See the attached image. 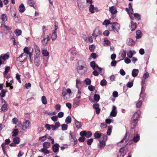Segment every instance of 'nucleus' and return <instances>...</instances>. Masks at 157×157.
<instances>
[{"label": "nucleus", "instance_id": "f257e3e1", "mask_svg": "<svg viewBox=\"0 0 157 157\" xmlns=\"http://www.w3.org/2000/svg\"><path fill=\"white\" fill-rule=\"evenodd\" d=\"M131 128L132 129L135 128L137 125V113L136 112L133 115L132 117Z\"/></svg>", "mask_w": 157, "mask_h": 157}, {"label": "nucleus", "instance_id": "f03ea898", "mask_svg": "<svg viewBox=\"0 0 157 157\" xmlns=\"http://www.w3.org/2000/svg\"><path fill=\"white\" fill-rule=\"evenodd\" d=\"M76 69L77 72L81 75L85 74L87 70L86 67L81 66H77Z\"/></svg>", "mask_w": 157, "mask_h": 157}, {"label": "nucleus", "instance_id": "7ed1b4c3", "mask_svg": "<svg viewBox=\"0 0 157 157\" xmlns=\"http://www.w3.org/2000/svg\"><path fill=\"white\" fill-rule=\"evenodd\" d=\"M125 10L128 13L130 17L132 20H134L135 19H136V20H137V13L133 14V11L132 9V10L131 9L129 10L127 8H126Z\"/></svg>", "mask_w": 157, "mask_h": 157}, {"label": "nucleus", "instance_id": "20e7f679", "mask_svg": "<svg viewBox=\"0 0 157 157\" xmlns=\"http://www.w3.org/2000/svg\"><path fill=\"white\" fill-rule=\"evenodd\" d=\"M28 55V54L25 52H23L22 53L21 55L18 57V59L19 61L21 62L26 61L27 57Z\"/></svg>", "mask_w": 157, "mask_h": 157}, {"label": "nucleus", "instance_id": "39448f33", "mask_svg": "<svg viewBox=\"0 0 157 157\" xmlns=\"http://www.w3.org/2000/svg\"><path fill=\"white\" fill-rule=\"evenodd\" d=\"M101 33L102 32L99 30V27H97L93 31L92 33V36L96 39L97 36L100 35Z\"/></svg>", "mask_w": 157, "mask_h": 157}, {"label": "nucleus", "instance_id": "423d86ee", "mask_svg": "<svg viewBox=\"0 0 157 157\" xmlns=\"http://www.w3.org/2000/svg\"><path fill=\"white\" fill-rule=\"evenodd\" d=\"M44 36L43 39L41 40V43L44 46H46L47 44L48 41L50 40V38L48 34L46 36L44 33Z\"/></svg>", "mask_w": 157, "mask_h": 157}, {"label": "nucleus", "instance_id": "0eeeda50", "mask_svg": "<svg viewBox=\"0 0 157 157\" xmlns=\"http://www.w3.org/2000/svg\"><path fill=\"white\" fill-rule=\"evenodd\" d=\"M117 113V107L115 105H113L112 109V110L110 113V116L113 117H115Z\"/></svg>", "mask_w": 157, "mask_h": 157}, {"label": "nucleus", "instance_id": "6e6552de", "mask_svg": "<svg viewBox=\"0 0 157 157\" xmlns=\"http://www.w3.org/2000/svg\"><path fill=\"white\" fill-rule=\"evenodd\" d=\"M30 124V121L28 120L26 121L23 123L22 126V129L25 130L27 128H29Z\"/></svg>", "mask_w": 157, "mask_h": 157}, {"label": "nucleus", "instance_id": "1a4fd4ad", "mask_svg": "<svg viewBox=\"0 0 157 157\" xmlns=\"http://www.w3.org/2000/svg\"><path fill=\"white\" fill-rule=\"evenodd\" d=\"M99 105L98 103L94 104L93 105V108L96 110V112L97 114H99L100 112V109L99 108Z\"/></svg>", "mask_w": 157, "mask_h": 157}, {"label": "nucleus", "instance_id": "9d476101", "mask_svg": "<svg viewBox=\"0 0 157 157\" xmlns=\"http://www.w3.org/2000/svg\"><path fill=\"white\" fill-rule=\"evenodd\" d=\"M109 11L113 15H114L117 12L116 8L114 6H112L110 7L109 8Z\"/></svg>", "mask_w": 157, "mask_h": 157}, {"label": "nucleus", "instance_id": "9b49d317", "mask_svg": "<svg viewBox=\"0 0 157 157\" xmlns=\"http://www.w3.org/2000/svg\"><path fill=\"white\" fill-rule=\"evenodd\" d=\"M59 145L57 143H56L52 147V149L53 151L56 153L58 151L59 149Z\"/></svg>", "mask_w": 157, "mask_h": 157}, {"label": "nucleus", "instance_id": "f8f14e48", "mask_svg": "<svg viewBox=\"0 0 157 157\" xmlns=\"http://www.w3.org/2000/svg\"><path fill=\"white\" fill-rule=\"evenodd\" d=\"M80 102V99L75 98L74 100L73 106L75 107H76L79 105Z\"/></svg>", "mask_w": 157, "mask_h": 157}, {"label": "nucleus", "instance_id": "ddd939ff", "mask_svg": "<svg viewBox=\"0 0 157 157\" xmlns=\"http://www.w3.org/2000/svg\"><path fill=\"white\" fill-rule=\"evenodd\" d=\"M30 48H29L27 47H25L23 49L24 52H25L28 54L29 57H31L32 55V52L29 51Z\"/></svg>", "mask_w": 157, "mask_h": 157}, {"label": "nucleus", "instance_id": "4468645a", "mask_svg": "<svg viewBox=\"0 0 157 157\" xmlns=\"http://www.w3.org/2000/svg\"><path fill=\"white\" fill-rule=\"evenodd\" d=\"M137 25L136 22H134L133 21H131V29L132 31H134L136 28Z\"/></svg>", "mask_w": 157, "mask_h": 157}, {"label": "nucleus", "instance_id": "2eb2a0df", "mask_svg": "<svg viewBox=\"0 0 157 157\" xmlns=\"http://www.w3.org/2000/svg\"><path fill=\"white\" fill-rule=\"evenodd\" d=\"M25 9L23 4H21L19 6V11L21 13H23L25 11Z\"/></svg>", "mask_w": 157, "mask_h": 157}, {"label": "nucleus", "instance_id": "dca6fc26", "mask_svg": "<svg viewBox=\"0 0 157 157\" xmlns=\"http://www.w3.org/2000/svg\"><path fill=\"white\" fill-rule=\"evenodd\" d=\"M102 136V133H99L98 131H96L94 134V136L95 139L99 138Z\"/></svg>", "mask_w": 157, "mask_h": 157}, {"label": "nucleus", "instance_id": "f3484780", "mask_svg": "<svg viewBox=\"0 0 157 157\" xmlns=\"http://www.w3.org/2000/svg\"><path fill=\"white\" fill-rule=\"evenodd\" d=\"M105 145V142L102 140H100L99 143L98 144V147L99 148L104 147Z\"/></svg>", "mask_w": 157, "mask_h": 157}, {"label": "nucleus", "instance_id": "a211bd4d", "mask_svg": "<svg viewBox=\"0 0 157 157\" xmlns=\"http://www.w3.org/2000/svg\"><path fill=\"white\" fill-rule=\"evenodd\" d=\"M7 103H5L3 104L1 107V110L3 112H5L7 110Z\"/></svg>", "mask_w": 157, "mask_h": 157}, {"label": "nucleus", "instance_id": "6ab92c4d", "mask_svg": "<svg viewBox=\"0 0 157 157\" xmlns=\"http://www.w3.org/2000/svg\"><path fill=\"white\" fill-rule=\"evenodd\" d=\"M75 124L76 127L78 129L81 128L82 127L81 122L78 121L76 119L75 120Z\"/></svg>", "mask_w": 157, "mask_h": 157}, {"label": "nucleus", "instance_id": "aec40b11", "mask_svg": "<svg viewBox=\"0 0 157 157\" xmlns=\"http://www.w3.org/2000/svg\"><path fill=\"white\" fill-rule=\"evenodd\" d=\"M57 37L56 34V30H53L51 36L52 40H55Z\"/></svg>", "mask_w": 157, "mask_h": 157}, {"label": "nucleus", "instance_id": "412c9836", "mask_svg": "<svg viewBox=\"0 0 157 157\" xmlns=\"http://www.w3.org/2000/svg\"><path fill=\"white\" fill-rule=\"evenodd\" d=\"M78 64L77 66H82L86 67L85 62L82 60H79L78 63Z\"/></svg>", "mask_w": 157, "mask_h": 157}, {"label": "nucleus", "instance_id": "4be33fe9", "mask_svg": "<svg viewBox=\"0 0 157 157\" xmlns=\"http://www.w3.org/2000/svg\"><path fill=\"white\" fill-rule=\"evenodd\" d=\"M1 59L4 60H6L9 58V55L7 54H4L0 56Z\"/></svg>", "mask_w": 157, "mask_h": 157}, {"label": "nucleus", "instance_id": "5701e85b", "mask_svg": "<svg viewBox=\"0 0 157 157\" xmlns=\"http://www.w3.org/2000/svg\"><path fill=\"white\" fill-rule=\"evenodd\" d=\"M111 26L109 27V30L110 31H114L117 30V28L116 27L114 26V23H113Z\"/></svg>", "mask_w": 157, "mask_h": 157}, {"label": "nucleus", "instance_id": "b1692460", "mask_svg": "<svg viewBox=\"0 0 157 157\" xmlns=\"http://www.w3.org/2000/svg\"><path fill=\"white\" fill-rule=\"evenodd\" d=\"M43 148H48L50 146V144L48 142H45L43 143Z\"/></svg>", "mask_w": 157, "mask_h": 157}, {"label": "nucleus", "instance_id": "393cba45", "mask_svg": "<svg viewBox=\"0 0 157 157\" xmlns=\"http://www.w3.org/2000/svg\"><path fill=\"white\" fill-rule=\"evenodd\" d=\"M7 91L6 90L2 89L0 93V96L2 98L4 97L5 96V94Z\"/></svg>", "mask_w": 157, "mask_h": 157}, {"label": "nucleus", "instance_id": "a878e982", "mask_svg": "<svg viewBox=\"0 0 157 157\" xmlns=\"http://www.w3.org/2000/svg\"><path fill=\"white\" fill-rule=\"evenodd\" d=\"M132 75L134 77H136L137 75V70L134 69L132 71Z\"/></svg>", "mask_w": 157, "mask_h": 157}, {"label": "nucleus", "instance_id": "bb28decb", "mask_svg": "<svg viewBox=\"0 0 157 157\" xmlns=\"http://www.w3.org/2000/svg\"><path fill=\"white\" fill-rule=\"evenodd\" d=\"M13 142L16 144H18L20 142V139L18 137H17L14 138L13 139Z\"/></svg>", "mask_w": 157, "mask_h": 157}, {"label": "nucleus", "instance_id": "cd10ccee", "mask_svg": "<svg viewBox=\"0 0 157 157\" xmlns=\"http://www.w3.org/2000/svg\"><path fill=\"white\" fill-rule=\"evenodd\" d=\"M14 33L17 36H18L21 35L22 31L21 30L17 29L15 30Z\"/></svg>", "mask_w": 157, "mask_h": 157}, {"label": "nucleus", "instance_id": "c85d7f7f", "mask_svg": "<svg viewBox=\"0 0 157 157\" xmlns=\"http://www.w3.org/2000/svg\"><path fill=\"white\" fill-rule=\"evenodd\" d=\"M100 99V96L99 94H95L94 95V100L96 102H98Z\"/></svg>", "mask_w": 157, "mask_h": 157}, {"label": "nucleus", "instance_id": "c756f323", "mask_svg": "<svg viewBox=\"0 0 157 157\" xmlns=\"http://www.w3.org/2000/svg\"><path fill=\"white\" fill-rule=\"evenodd\" d=\"M71 117L68 116L65 119V122L67 124H69L71 123Z\"/></svg>", "mask_w": 157, "mask_h": 157}, {"label": "nucleus", "instance_id": "7c9ffc66", "mask_svg": "<svg viewBox=\"0 0 157 157\" xmlns=\"http://www.w3.org/2000/svg\"><path fill=\"white\" fill-rule=\"evenodd\" d=\"M1 19L2 21H7V18L6 15L5 14H3L1 16Z\"/></svg>", "mask_w": 157, "mask_h": 157}, {"label": "nucleus", "instance_id": "2f4dec72", "mask_svg": "<svg viewBox=\"0 0 157 157\" xmlns=\"http://www.w3.org/2000/svg\"><path fill=\"white\" fill-rule=\"evenodd\" d=\"M134 52V51H129L128 52L127 54L129 58H131Z\"/></svg>", "mask_w": 157, "mask_h": 157}, {"label": "nucleus", "instance_id": "473e14b6", "mask_svg": "<svg viewBox=\"0 0 157 157\" xmlns=\"http://www.w3.org/2000/svg\"><path fill=\"white\" fill-rule=\"evenodd\" d=\"M41 101L43 104L45 105L47 103V101L45 96H43L41 98Z\"/></svg>", "mask_w": 157, "mask_h": 157}, {"label": "nucleus", "instance_id": "72a5a7b5", "mask_svg": "<svg viewBox=\"0 0 157 157\" xmlns=\"http://www.w3.org/2000/svg\"><path fill=\"white\" fill-rule=\"evenodd\" d=\"M42 53L45 56H47L49 55V53L46 50H43L42 51Z\"/></svg>", "mask_w": 157, "mask_h": 157}, {"label": "nucleus", "instance_id": "f704fd0d", "mask_svg": "<svg viewBox=\"0 0 157 157\" xmlns=\"http://www.w3.org/2000/svg\"><path fill=\"white\" fill-rule=\"evenodd\" d=\"M40 53V51H35V54L34 56V60L35 61L36 59H38Z\"/></svg>", "mask_w": 157, "mask_h": 157}, {"label": "nucleus", "instance_id": "c9c22d12", "mask_svg": "<svg viewBox=\"0 0 157 157\" xmlns=\"http://www.w3.org/2000/svg\"><path fill=\"white\" fill-rule=\"evenodd\" d=\"M112 23H111L110 21L108 20H106L103 22L102 24L104 25H107L108 24H112Z\"/></svg>", "mask_w": 157, "mask_h": 157}, {"label": "nucleus", "instance_id": "e433bc0d", "mask_svg": "<svg viewBox=\"0 0 157 157\" xmlns=\"http://www.w3.org/2000/svg\"><path fill=\"white\" fill-rule=\"evenodd\" d=\"M95 7L93 5L91 4L89 7V11L91 13H94V11Z\"/></svg>", "mask_w": 157, "mask_h": 157}, {"label": "nucleus", "instance_id": "4c0bfd02", "mask_svg": "<svg viewBox=\"0 0 157 157\" xmlns=\"http://www.w3.org/2000/svg\"><path fill=\"white\" fill-rule=\"evenodd\" d=\"M18 131L17 129H14L13 131L12 132V136H16L18 134Z\"/></svg>", "mask_w": 157, "mask_h": 157}, {"label": "nucleus", "instance_id": "58836bf2", "mask_svg": "<svg viewBox=\"0 0 157 157\" xmlns=\"http://www.w3.org/2000/svg\"><path fill=\"white\" fill-rule=\"evenodd\" d=\"M95 62L94 61H92L90 63V66L92 68L93 70L96 69L95 68Z\"/></svg>", "mask_w": 157, "mask_h": 157}, {"label": "nucleus", "instance_id": "ea45409f", "mask_svg": "<svg viewBox=\"0 0 157 157\" xmlns=\"http://www.w3.org/2000/svg\"><path fill=\"white\" fill-rule=\"evenodd\" d=\"M110 44V41L108 40L105 39L104 41V45L105 46H107Z\"/></svg>", "mask_w": 157, "mask_h": 157}, {"label": "nucleus", "instance_id": "a19ab883", "mask_svg": "<svg viewBox=\"0 0 157 157\" xmlns=\"http://www.w3.org/2000/svg\"><path fill=\"white\" fill-rule=\"evenodd\" d=\"M92 135V133L90 131H87L86 132V138H89Z\"/></svg>", "mask_w": 157, "mask_h": 157}, {"label": "nucleus", "instance_id": "79ce46f5", "mask_svg": "<svg viewBox=\"0 0 157 157\" xmlns=\"http://www.w3.org/2000/svg\"><path fill=\"white\" fill-rule=\"evenodd\" d=\"M84 82L86 85H88L91 84V81L90 79L87 78L85 80Z\"/></svg>", "mask_w": 157, "mask_h": 157}, {"label": "nucleus", "instance_id": "37998d69", "mask_svg": "<svg viewBox=\"0 0 157 157\" xmlns=\"http://www.w3.org/2000/svg\"><path fill=\"white\" fill-rule=\"evenodd\" d=\"M62 130L63 131L66 130L67 129L68 125L67 124H63L61 125Z\"/></svg>", "mask_w": 157, "mask_h": 157}, {"label": "nucleus", "instance_id": "c03bdc74", "mask_svg": "<svg viewBox=\"0 0 157 157\" xmlns=\"http://www.w3.org/2000/svg\"><path fill=\"white\" fill-rule=\"evenodd\" d=\"M47 148H43L41 149V151L45 154H48L50 153V151L47 150Z\"/></svg>", "mask_w": 157, "mask_h": 157}, {"label": "nucleus", "instance_id": "a18cd8bd", "mask_svg": "<svg viewBox=\"0 0 157 157\" xmlns=\"http://www.w3.org/2000/svg\"><path fill=\"white\" fill-rule=\"evenodd\" d=\"M107 83L106 80L105 79H103L101 81L100 85L102 86H104L106 85Z\"/></svg>", "mask_w": 157, "mask_h": 157}, {"label": "nucleus", "instance_id": "49530a36", "mask_svg": "<svg viewBox=\"0 0 157 157\" xmlns=\"http://www.w3.org/2000/svg\"><path fill=\"white\" fill-rule=\"evenodd\" d=\"M128 44L129 46H132L134 44V42L132 39H129L128 42Z\"/></svg>", "mask_w": 157, "mask_h": 157}, {"label": "nucleus", "instance_id": "de8ad7c7", "mask_svg": "<svg viewBox=\"0 0 157 157\" xmlns=\"http://www.w3.org/2000/svg\"><path fill=\"white\" fill-rule=\"evenodd\" d=\"M11 14L13 17L16 18V13L15 10H12L11 11Z\"/></svg>", "mask_w": 157, "mask_h": 157}, {"label": "nucleus", "instance_id": "09e8293b", "mask_svg": "<svg viewBox=\"0 0 157 157\" xmlns=\"http://www.w3.org/2000/svg\"><path fill=\"white\" fill-rule=\"evenodd\" d=\"M47 138V135H45L42 136H41L39 138V140L41 141H44Z\"/></svg>", "mask_w": 157, "mask_h": 157}, {"label": "nucleus", "instance_id": "8fccbe9b", "mask_svg": "<svg viewBox=\"0 0 157 157\" xmlns=\"http://www.w3.org/2000/svg\"><path fill=\"white\" fill-rule=\"evenodd\" d=\"M62 94L63 97H65V96L67 94V91L65 88H63L62 90Z\"/></svg>", "mask_w": 157, "mask_h": 157}, {"label": "nucleus", "instance_id": "3c124183", "mask_svg": "<svg viewBox=\"0 0 157 157\" xmlns=\"http://www.w3.org/2000/svg\"><path fill=\"white\" fill-rule=\"evenodd\" d=\"M51 119L54 122L58 120V117L56 115L54 116L51 117Z\"/></svg>", "mask_w": 157, "mask_h": 157}, {"label": "nucleus", "instance_id": "603ef678", "mask_svg": "<svg viewBox=\"0 0 157 157\" xmlns=\"http://www.w3.org/2000/svg\"><path fill=\"white\" fill-rule=\"evenodd\" d=\"M93 141V139L92 138H91L88 139L87 141V144L89 145H90L91 144Z\"/></svg>", "mask_w": 157, "mask_h": 157}, {"label": "nucleus", "instance_id": "864d4df0", "mask_svg": "<svg viewBox=\"0 0 157 157\" xmlns=\"http://www.w3.org/2000/svg\"><path fill=\"white\" fill-rule=\"evenodd\" d=\"M16 79L17 80L19 83H21V81L20 79V75L18 74V73H17L16 74Z\"/></svg>", "mask_w": 157, "mask_h": 157}, {"label": "nucleus", "instance_id": "5fc2aeb1", "mask_svg": "<svg viewBox=\"0 0 157 157\" xmlns=\"http://www.w3.org/2000/svg\"><path fill=\"white\" fill-rule=\"evenodd\" d=\"M133 85V81H132L130 82H128L127 84V86L129 88L132 87Z\"/></svg>", "mask_w": 157, "mask_h": 157}, {"label": "nucleus", "instance_id": "6e6d98bb", "mask_svg": "<svg viewBox=\"0 0 157 157\" xmlns=\"http://www.w3.org/2000/svg\"><path fill=\"white\" fill-rule=\"evenodd\" d=\"M86 138L84 136H81L80 137L79 139L78 140L79 141L81 142H83L85 140Z\"/></svg>", "mask_w": 157, "mask_h": 157}, {"label": "nucleus", "instance_id": "4d7b16f0", "mask_svg": "<svg viewBox=\"0 0 157 157\" xmlns=\"http://www.w3.org/2000/svg\"><path fill=\"white\" fill-rule=\"evenodd\" d=\"M51 125L46 124L45 125V128L48 130H50L51 129Z\"/></svg>", "mask_w": 157, "mask_h": 157}, {"label": "nucleus", "instance_id": "13d9d810", "mask_svg": "<svg viewBox=\"0 0 157 157\" xmlns=\"http://www.w3.org/2000/svg\"><path fill=\"white\" fill-rule=\"evenodd\" d=\"M61 106L59 104H57L55 106V108L58 111L60 110Z\"/></svg>", "mask_w": 157, "mask_h": 157}, {"label": "nucleus", "instance_id": "bf43d9fd", "mask_svg": "<svg viewBox=\"0 0 157 157\" xmlns=\"http://www.w3.org/2000/svg\"><path fill=\"white\" fill-rule=\"evenodd\" d=\"M88 89L90 91H93L95 90L94 86L92 85H90L88 86Z\"/></svg>", "mask_w": 157, "mask_h": 157}, {"label": "nucleus", "instance_id": "052dcab7", "mask_svg": "<svg viewBox=\"0 0 157 157\" xmlns=\"http://www.w3.org/2000/svg\"><path fill=\"white\" fill-rule=\"evenodd\" d=\"M28 4L29 5V6L31 7L34 6V3L31 0H29L28 1Z\"/></svg>", "mask_w": 157, "mask_h": 157}, {"label": "nucleus", "instance_id": "680f3d73", "mask_svg": "<svg viewBox=\"0 0 157 157\" xmlns=\"http://www.w3.org/2000/svg\"><path fill=\"white\" fill-rule=\"evenodd\" d=\"M102 136L103 138V140H102L105 141V142L107 139V136L106 135H104L103 133L102 136Z\"/></svg>", "mask_w": 157, "mask_h": 157}, {"label": "nucleus", "instance_id": "e2e57ef3", "mask_svg": "<svg viewBox=\"0 0 157 157\" xmlns=\"http://www.w3.org/2000/svg\"><path fill=\"white\" fill-rule=\"evenodd\" d=\"M63 113L62 112H60L58 113L57 117L59 118H61L63 117Z\"/></svg>", "mask_w": 157, "mask_h": 157}, {"label": "nucleus", "instance_id": "0e129e2a", "mask_svg": "<svg viewBox=\"0 0 157 157\" xmlns=\"http://www.w3.org/2000/svg\"><path fill=\"white\" fill-rule=\"evenodd\" d=\"M149 76V74L148 72H146L144 74L143 76V78L146 79L148 78Z\"/></svg>", "mask_w": 157, "mask_h": 157}, {"label": "nucleus", "instance_id": "69168bd1", "mask_svg": "<svg viewBox=\"0 0 157 157\" xmlns=\"http://www.w3.org/2000/svg\"><path fill=\"white\" fill-rule=\"evenodd\" d=\"M121 57L122 58V60L126 56V53L124 51L122 52L121 53Z\"/></svg>", "mask_w": 157, "mask_h": 157}, {"label": "nucleus", "instance_id": "338daca9", "mask_svg": "<svg viewBox=\"0 0 157 157\" xmlns=\"http://www.w3.org/2000/svg\"><path fill=\"white\" fill-rule=\"evenodd\" d=\"M31 83H26L25 84V86L27 89H29L31 87Z\"/></svg>", "mask_w": 157, "mask_h": 157}, {"label": "nucleus", "instance_id": "774afa93", "mask_svg": "<svg viewBox=\"0 0 157 157\" xmlns=\"http://www.w3.org/2000/svg\"><path fill=\"white\" fill-rule=\"evenodd\" d=\"M10 67L9 66L6 67L5 68V73H8L10 70Z\"/></svg>", "mask_w": 157, "mask_h": 157}]
</instances>
